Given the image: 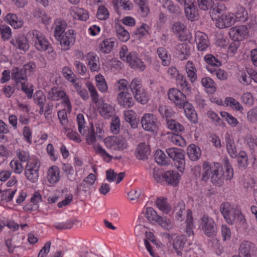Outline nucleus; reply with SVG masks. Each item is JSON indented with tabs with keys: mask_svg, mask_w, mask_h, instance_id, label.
<instances>
[{
	"mask_svg": "<svg viewBox=\"0 0 257 257\" xmlns=\"http://www.w3.org/2000/svg\"><path fill=\"white\" fill-rule=\"evenodd\" d=\"M168 98L173 101L176 105L181 108L184 106L183 104L186 102V96L181 91L176 88L169 89L168 92Z\"/></svg>",
	"mask_w": 257,
	"mask_h": 257,
	"instance_id": "obj_8",
	"label": "nucleus"
},
{
	"mask_svg": "<svg viewBox=\"0 0 257 257\" xmlns=\"http://www.w3.org/2000/svg\"><path fill=\"white\" fill-rule=\"evenodd\" d=\"M178 79L180 80V84L182 87V90L185 91H188L189 92L191 90V88L188 86V84L186 81V77L183 75H178Z\"/></svg>",
	"mask_w": 257,
	"mask_h": 257,
	"instance_id": "obj_63",
	"label": "nucleus"
},
{
	"mask_svg": "<svg viewBox=\"0 0 257 257\" xmlns=\"http://www.w3.org/2000/svg\"><path fill=\"white\" fill-rule=\"evenodd\" d=\"M195 40L199 51H203L208 47L207 36L204 33L199 31L197 32L195 34Z\"/></svg>",
	"mask_w": 257,
	"mask_h": 257,
	"instance_id": "obj_19",
	"label": "nucleus"
},
{
	"mask_svg": "<svg viewBox=\"0 0 257 257\" xmlns=\"http://www.w3.org/2000/svg\"><path fill=\"white\" fill-rule=\"evenodd\" d=\"M155 159L156 162L162 165H166L169 163V158H167L165 154L161 150H158L155 154Z\"/></svg>",
	"mask_w": 257,
	"mask_h": 257,
	"instance_id": "obj_34",
	"label": "nucleus"
},
{
	"mask_svg": "<svg viewBox=\"0 0 257 257\" xmlns=\"http://www.w3.org/2000/svg\"><path fill=\"white\" fill-rule=\"evenodd\" d=\"M58 116L63 125H66L68 123L67 116L66 111L63 109L58 111Z\"/></svg>",
	"mask_w": 257,
	"mask_h": 257,
	"instance_id": "obj_62",
	"label": "nucleus"
},
{
	"mask_svg": "<svg viewBox=\"0 0 257 257\" xmlns=\"http://www.w3.org/2000/svg\"><path fill=\"white\" fill-rule=\"evenodd\" d=\"M87 87L90 93L91 97L93 103L96 104L98 101V94L94 86L90 82L86 83Z\"/></svg>",
	"mask_w": 257,
	"mask_h": 257,
	"instance_id": "obj_43",
	"label": "nucleus"
},
{
	"mask_svg": "<svg viewBox=\"0 0 257 257\" xmlns=\"http://www.w3.org/2000/svg\"><path fill=\"white\" fill-rule=\"evenodd\" d=\"M187 154L192 161H196L201 155L200 150L194 144H191L188 147Z\"/></svg>",
	"mask_w": 257,
	"mask_h": 257,
	"instance_id": "obj_25",
	"label": "nucleus"
},
{
	"mask_svg": "<svg viewBox=\"0 0 257 257\" xmlns=\"http://www.w3.org/2000/svg\"><path fill=\"white\" fill-rule=\"evenodd\" d=\"M149 26L146 24H143L142 26L138 28L134 32V34L136 36L137 38L140 39L148 33L147 28Z\"/></svg>",
	"mask_w": 257,
	"mask_h": 257,
	"instance_id": "obj_53",
	"label": "nucleus"
},
{
	"mask_svg": "<svg viewBox=\"0 0 257 257\" xmlns=\"http://www.w3.org/2000/svg\"><path fill=\"white\" fill-rule=\"evenodd\" d=\"M73 17L81 21H86L89 18L88 12L84 9H80L77 12L74 13Z\"/></svg>",
	"mask_w": 257,
	"mask_h": 257,
	"instance_id": "obj_55",
	"label": "nucleus"
},
{
	"mask_svg": "<svg viewBox=\"0 0 257 257\" xmlns=\"http://www.w3.org/2000/svg\"><path fill=\"white\" fill-rule=\"evenodd\" d=\"M201 83L203 86L205 88L210 89L211 92H214L216 90V87H215V83L209 77L203 78L201 80Z\"/></svg>",
	"mask_w": 257,
	"mask_h": 257,
	"instance_id": "obj_47",
	"label": "nucleus"
},
{
	"mask_svg": "<svg viewBox=\"0 0 257 257\" xmlns=\"http://www.w3.org/2000/svg\"><path fill=\"white\" fill-rule=\"evenodd\" d=\"M186 5L187 7L185 8V15L188 20L193 21L195 18L196 13L195 6L192 4L189 5L187 3Z\"/></svg>",
	"mask_w": 257,
	"mask_h": 257,
	"instance_id": "obj_41",
	"label": "nucleus"
},
{
	"mask_svg": "<svg viewBox=\"0 0 257 257\" xmlns=\"http://www.w3.org/2000/svg\"><path fill=\"white\" fill-rule=\"evenodd\" d=\"M186 243V240L182 237L178 236L174 239L173 247L178 255L182 254L181 250Z\"/></svg>",
	"mask_w": 257,
	"mask_h": 257,
	"instance_id": "obj_28",
	"label": "nucleus"
},
{
	"mask_svg": "<svg viewBox=\"0 0 257 257\" xmlns=\"http://www.w3.org/2000/svg\"><path fill=\"white\" fill-rule=\"evenodd\" d=\"M135 4L140 7L142 16L146 17L149 13L150 10L146 4V0H134Z\"/></svg>",
	"mask_w": 257,
	"mask_h": 257,
	"instance_id": "obj_42",
	"label": "nucleus"
},
{
	"mask_svg": "<svg viewBox=\"0 0 257 257\" xmlns=\"http://www.w3.org/2000/svg\"><path fill=\"white\" fill-rule=\"evenodd\" d=\"M168 127L176 133H179L182 132L184 127V126L177 122L174 119L169 120L167 121Z\"/></svg>",
	"mask_w": 257,
	"mask_h": 257,
	"instance_id": "obj_36",
	"label": "nucleus"
},
{
	"mask_svg": "<svg viewBox=\"0 0 257 257\" xmlns=\"http://www.w3.org/2000/svg\"><path fill=\"white\" fill-rule=\"evenodd\" d=\"M256 252L255 245L250 241H244L240 244L239 254L242 257H251L255 255Z\"/></svg>",
	"mask_w": 257,
	"mask_h": 257,
	"instance_id": "obj_9",
	"label": "nucleus"
},
{
	"mask_svg": "<svg viewBox=\"0 0 257 257\" xmlns=\"http://www.w3.org/2000/svg\"><path fill=\"white\" fill-rule=\"evenodd\" d=\"M29 164H27L25 168V175L27 178L33 183L36 182L38 179L39 173L37 170H33L32 168H28Z\"/></svg>",
	"mask_w": 257,
	"mask_h": 257,
	"instance_id": "obj_31",
	"label": "nucleus"
},
{
	"mask_svg": "<svg viewBox=\"0 0 257 257\" xmlns=\"http://www.w3.org/2000/svg\"><path fill=\"white\" fill-rule=\"evenodd\" d=\"M65 95V92L63 90H59L57 88H52L48 92V98L54 101L58 100L61 97H63Z\"/></svg>",
	"mask_w": 257,
	"mask_h": 257,
	"instance_id": "obj_30",
	"label": "nucleus"
},
{
	"mask_svg": "<svg viewBox=\"0 0 257 257\" xmlns=\"http://www.w3.org/2000/svg\"><path fill=\"white\" fill-rule=\"evenodd\" d=\"M220 115L224 118L227 122L232 126H236L238 123L236 118L225 111H221Z\"/></svg>",
	"mask_w": 257,
	"mask_h": 257,
	"instance_id": "obj_44",
	"label": "nucleus"
},
{
	"mask_svg": "<svg viewBox=\"0 0 257 257\" xmlns=\"http://www.w3.org/2000/svg\"><path fill=\"white\" fill-rule=\"evenodd\" d=\"M204 60L208 64L207 65H214L215 66H220L221 63L220 61L215 58L212 54H208L205 56Z\"/></svg>",
	"mask_w": 257,
	"mask_h": 257,
	"instance_id": "obj_49",
	"label": "nucleus"
},
{
	"mask_svg": "<svg viewBox=\"0 0 257 257\" xmlns=\"http://www.w3.org/2000/svg\"><path fill=\"white\" fill-rule=\"evenodd\" d=\"M156 221L161 226L165 228H167V229H171L172 227L171 221L166 217L163 218L162 216L159 215Z\"/></svg>",
	"mask_w": 257,
	"mask_h": 257,
	"instance_id": "obj_59",
	"label": "nucleus"
},
{
	"mask_svg": "<svg viewBox=\"0 0 257 257\" xmlns=\"http://www.w3.org/2000/svg\"><path fill=\"white\" fill-rule=\"evenodd\" d=\"M104 142L107 147L114 148L115 150L119 151L124 150L127 146L126 140L121 136L108 137L104 139Z\"/></svg>",
	"mask_w": 257,
	"mask_h": 257,
	"instance_id": "obj_5",
	"label": "nucleus"
},
{
	"mask_svg": "<svg viewBox=\"0 0 257 257\" xmlns=\"http://www.w3.org/2000/svg\"><path fill=\"white\" fill-rule=\"evenodd\" d=\"M11 44L16 49L27 51L29 49V44L27 38L24 36H21L12 39Z\"/></svg>",
	"mask_w": 257,
	"mask_h": 257,
	"instance_id": "obj_12",
	"label": "nucleus"
},
{
	"mask_svg": "<svg viewBox=\"0 0 257 257\" xmlns=\"http://www.w3.org/2000/svg\"><path fill=\"white\" fill-rule=\"evenodd\" d=\"M96 86L98 90L101 92H105L107 89V85L103 76L98 74L95 76Z\"/></svg>",
	"mask_w": 257,
	"mask_h": 257,
	"instance_id": "obj_35",
	"label": "nucleus"
},
{
	"mask_svg": "<svg viewBox=\"0 0 257 257\" xmlns=\"http://www.w3.org/2000/svg\"><path fill=\"white\" fill-rule=\"evenodd\" d=\"M176 49L180 53L181 59H187L190 54V47L187 44L182 43L177 45Z\"/></svg>",
	"mask_w": 257,
	"mask_h": 257,
	"instance_id": "obj_27",
	"label": "nucleus"
},
{
	"mask_svg": "<svg viewBox=\"0 0 257 257\" xmlns=\"http://www.w3.org/2000/svg\"><path fill=\"white\" fill-rule=\"evenodd\" d=\"M212 171L211 182L216 186H221L225 180V174L222 167L219 163H215L212 168Z\"/></svg>",
	"mask_w": 257,
	"mask_h": 257,
	"instance_id": "obj_7",
	"label": "nucleus"
},
{
	"mask_svg": "<svg viewBox=\"0 0 257 257\" xmlns=\"http://www.w3.org/2000/svg\"><path fill=\"white\" fill-rule=\"evenodd\" d=\"M62 72L66 79L71 82L74 83L75 81V75L73 74L69 67H64Z\"/></svg>",
	"mask_w": 257,
	"mask_h": 257,
	"instance_id": "obj_57",
	"label": "nucleus"
},
{
	"mask_svg": "<svg viewBox=\"0 0 257 257\" xmlns=\"http://www.w3.org/2000/svg\"><path fill=\"white\" fill-rule=\"evenodd\" d=\"M117 37L120 41L126 42L130 38L129 33L121 26L116 30Z\"/></svg>",
	"mask_w": 257,
	"mask_h": 257,
	"instance_id": "obj_37",
	"label": "nucleus"
},
{
	"mask_svg": "<svg viewBox=\"0 0 257 257\" xmlns=\"http://www.w3.org/2000/svg\"><path fill=\"white\" fill-rule=\"evenodd\" d=\"M199 9L203 11H207L211 9L214 3L213 0H197Z\"/></svg>",
	"mask_w": 257,
	"mask_h": 257,
	"instance_id": "obj_51",
	"label": "nucleus"
},
{
	"mask_svg": "<svg viewBox=\"0 0 257 257\" xmlns=\"http://www.w3.org/2000/svg\"><path fill=\"white\" fill-rule=\"evenodd\" d=\"M35 46L38 50L43 51L48 49L49 45L47 40L43 37L39 40H35Z\"/></svg>",
	"mask_w": 257,
	"mask_h": 257,
	"instance_id": "obj_38",
	"label": "nucleus"
},
{
	"mask_svg": "<svg viewBox=\"0 0 257 257\" xmlns=\"http://www.w3.org/2000/svg\"><path fill=\"white\" fill-rule=\"evenodd\" d=\"M65 25L63 24L57 26L55 30L54 36L57 40L60 42L63 49L68 50L71 43L74 41L75 38L73 36L67 35V32L64 33Z\"/></svg>",
	"mask_w": 257,
	"mask_h": 257,
	"instance_id": "obj_2",
	"label": "nucleus"
},
{
	"mask_svg": "<svg viewBox=\"0 0 257 257\" xmlns=\"http://www.w3.org/2000/svg\"><path fill=\"white\" fill-rule=\"evenodd\" d=\"M0 31L3 38L8 39L10 38L11 36V30L9 26L4 25L0 26Z\"/></svg>",
	"mask_w": 257,
	"mask_h": 257,
	"instance_id": "obj_61",
	"label": "nucleus"
},
{
	"mask_svg": "<svg viewBox=\"0 0 257 257\" xmlns=\"http://www.w3.org/2000/svg\"><path fill=\"white\" fill-rule=\"evenodd\" d=\"M50 246L51 242L47 241L40 250L38 257H45L46 255L50 251Z\"/></svg>",
	"mask_w": 257,
	"mask_h": 257,
	"instance_id": "obj_64",
	"label": "nucleus"
},
{
	"mask_svg": "<svg viewBox=\"0 0 257 257\" xmlns=\"http://www.w3.org/2000/svg\"><path fill=\"white\" fill-rule=\"evenodd\" d=\"M158 54L162 61V64L164 66H167L169 64L168 60V56L165 49L163 47H160L157 50Z\"/></svg>",
	"mask_w": 257,
	"mask_h": 257,
	"instance_id": "obj_45",
	"label": "nucleus"
},
{
	"mask_svg": "<svg viewBox=\"0 0 257 257\" xmlns=\"http://www.w3.org/2000/svg\"><path fill=\"white\" fill-rule=\"evenodd\" d=\"M97 17L100 20L107 19L109 17V13L107 9L104 6L99 7L97 11Z\"/></svg>",
	"mask_w": 257,
	"mask_h": 257,
	"instance_id": "obj_54",
	"label": "nucleus"
},
{
	"mask_svg": "<svg viewBox=\"0 0 257 257\" xmlns=\"http://www.w3.org/2000/svg\"><path fill=\"white\" fill-rule=\"evenodd\" d=\"M96 104L99 109V112L102 116L106 118L112 115L114 108L111 105L104 103L103 100H99Z\"/></svg>",
	"mask_w": 257,
	"mask_h": 257,
	"instance_id": "obj_14",
	"label": "nucleus"
},
{
	"mask_svg": "<svg viewBox=\"0 0 257 257\" xmlns=\"http://www.w3.org/2000/svg\"><path fill=\"white\" fill-rule=\"evenodd\" d=\"M114 46V41L112 38L103 40L100 44V50L104 53H109Z\"/></svg>",
	"mask_w": 257,
	"mask_h": 257,
	"instance_id": "obj_29",
	"label": "nucleus"
},
{
	"mask_svg": "<svg viewBox=\"0 0 257 257\" xmlns=\"http://www.w3.org/2000/svg\"><path fill=\"white\" fill-rule=\"evenodd\" d=\"M237 209L233 208L228 202L222 203L220 206V211L228 224H232L234 222Z\"/></svg>",
	"mask_w": 257,
	"mask_h": 257,
	"instance_id": "obj_4",
	"label": "nucleus"
},
{
	"mask_svg": "<svg viewBox=\"0 0 257 257\" xmlns=\"http://www.w3.org/2000/svg\"><path fill=\"white\" fill-rule=\"evenodd\" d=\"M48 178L50 183L57 182L60 179L59 169L57 167L52 166L48 170Z\"/></svg>",
	"mask_w": 257,
	"mask_h": 257,
	"instance_id": "obj_26",
	"label": "nucleus"
},
{
	"mask_svg": "<svg viewBox=\"0 0 257 257\" xmlns=\"http://www.w3.org/2000/svg\"><path fill=\"white\" fill-rule=\"evenodd\" d=\"M135 99L141 104H146L148 102L149 98L146 91L144 89H141L138 92L133 94Z\"/></svg>",
	"mask_w": 257,
	"mask_h": 257,
	"instance_id": "obj_33",
	"label": "nucleus"
},
{
	"mask_svg": "<svg viewBox=\"0 0 257 257\" xmlns=\"http://www.w3.org/2000/svg\"><path fill=\"white\" fill-rule=\"evenodd\" d=\"M10 166L14 172L17 174H21L23 170V167L19 161H12L10 163Z\"/></svg>",
	"mask_w": 257,
	"mask_h": 257,
	"instance_id": "obj_60",
	"label": "nucleus"
},
{
	"mask_svg": "<svg viewBox=\"0 0 257 257\" xmlns=\"http://www.w3.org/2000/svg\"><path fill=\"white\" fill-rule=\"evenodd\" d=\"M126 61L129 64L131 67L133 69H139L143 71L146 68V65L137 57V54L136 52H132L127 54Z\"/></svg>",
	"mask_w": 257,
	"mask_h": 257,
	"instance_id": "obj_10",
	"label": "nucleus"
},
{
	"mask_svg": "<svg viewBox=\"0 0 257 257\" xmlns=\"http://www.w3.org/2000/svg\"><path fill=\"white\" fill-rule=\"evenodd\" d=\"M117 100L120 106L125 108H128L134 104L131 94L127 92H120L118 94Z\"/></svg>",
	"mask_w": 257,
	"mask_h": 257,
	"instance_id": "obj_11",
	"label": "nucleus"
},
{
	"mask_svg": "<svg viewBox=\"0 0 257 257\" xmlns=\"http://www.w3.org/2000/svg\"><path fill=\"white\" fill-rule=\"evenodd\" d=\"M62 170L65 173L68 179L73 181L74 179L73 167L69 164H63Z\"/></svg>",
	"mask_w": 257,
	"mask_h": 257,
	"instance_id": "obj_52",
	"label": "nucleus"
},
{
	"mask_svg": "<svg viewBox=\"0 0 257 257\" xmlns=\"http://www.w3.org/2000/svg\"><path fill=\"white\" fill-rule=\"evenodd\" d=\"M136 158L140 160H146L150 154L149 147L145 143H140L137 147L135 152Z\"/></svg>",
	"mask_w": 257,
	"mask_h": 257,
	"instance_id": "obj_15",
	"label": "nucleus"
},
{
	"mask_svg": "<svg viewBox=\"0 0 257 257\" xmlns=\"http://www.w3.org/2000/svg\"><path fill=\"white\" fill-rule=\"evenodd\" d=\"M7 22L13 26L15 29L21 28L23 25V22L19 20L16 15L9 13L6 17Z\"/></svg>",
	"mask_w": 257,
	"mask_h": 257,
	"instance_id": "obj_24",
	"label": "nucleus"
},
{
	"mask_svg": "<svg viewBox=\"0 0 257 257\" xmlns=\"http://www.w3.org/2000/svg\"><path fill=\"white\" fill-rule=\"evenodd\" d=\"M186 71L188 77L192 82H194L197 78L196 74V69L191 61H188L186 64Z\"/></svg>",
	"mask_w": 257,
	"mask_h": 257,
	"instance_id": "obj_32",
	"label": "nucleus"
},
{
	"mask_svg": "<svg viewBox=\"0 0 257 257\" xmlns=\"http://www.w3.org/2000/svg\"><path fill=\"white\" fill-rule=\"evenodd\" d=\"M157 212L152 207H148L146 209L145 216L149 221L156 220L158 217Z\"/></svg>",
	"mask_w": 257,
	"mask_h": 257,
	"instance_id": "obj_56",
	"label": "nucleus"
},
{
	"mask_svg": "<svg viewBox=\"0 0 257 257\" xmlns=\"http://www.w3.org/2000/svg\"><path fill=\"white\" fill-rule=\"evenodd\" d=\"M157 119L151 113H146L141 119V124L143 128L146 131L157 133L158 131Z\"/></svg>",
	"mask_w": 257,
	"mask_h": 257,
	"instance_id": "obj_6",
	"label": "nucleus"
},
{
	"mask_svg": "<svg viewBox=\"0 0 257 257\" xmlns=\"http://www.w3.org/2000/svg\"><path fill=\"white\" fill-rule=\"evenodd\" d=\"M120 126V120L118 116L114 115L112 119L111 122V131L114 134H117L119 133Z\"/></svg>",
	"mask_w": 257,
	"mask_h": 257,
	"instance_id": "obj_50",
	"label": "nucleus"
},
{
	"mask_svg": "<svg viewBox=\"0 0 257 257\" xmlns=\"http://www.w3.org/2000/svg\"><path fill=\"white\" fill-rule=\"evenodd\" d=\"M130 87L133 94L138 92L141 89H143L142 83L138 79L135 78L133 80L130 85Z\"/></svg>",
	"mask_w": 257,
	"mask_h": 257,
	"instance_id": "obj_58",
	"label": "nucleus"
},
{
	"mask_svg": "<svg viewBox=\"0 0 257 257\" xmlns=\"http://www.w3.org/2000/svg\"><path fill=\"white\" fill-rule=\"evenodd\" d=\"M234 22L233 15L225 13L216 23V26L220 29L228 28L233 25Z\"/></svg>",
	"mask_w": 257,
	"mask_h": 257,
	"instance_id": "obj_18",
	"label": "nucleus"
},
{
	"mask_svg": "<svg viewBox=\"0 0 257 257\" xmlns=\"http://www.w3.org/2000/svg\"><path fill=\"white\" fill-rule=\"evenodd\" d=\"M247 33V28L244 26H240L239 27H235L231 29L230 35H233V38L237 40H241V37Z\"/></svg>",
	"mask_w": 257,
	"mask_h": 257,
	"instance_id": "obj_22",
	"label": "nucleus"
},
{
	"mask_svg": "<svg viewBox=\"0 0 257 257\" xmlns=\"http://www.w3.org/2000/svg\"><path fill=\"white\" fill-rule=\"evenodd\" d=\"M166 152L169 157L175 162L174 165L177 169L183 172L185 167L184 151L177 148H170L166 149Z\"/></svg>",
	"mask_w": 257,
	"mask_h": 257,
	"instance_id": "obj_1",
	"label": "nucleus"
},
{
	"mask_svg": "<svg viewBox=\"0 0 257 257\" xmlns=\"http://www.w3.org/2000/svg\"><path fill=\"white\" fill-rule=\"evenodd\" d=\"M179 173L175 171H168L163 174V177L168 184L176 186L179 182Z\"/></svg>",
	"mask_w": 257,
	"mask_h": 257,
	"instance_id": "obj_17",
	"label": "nucleus"
},
{
	"mask_svg": "<svg viewBox=\"0 0 257 257\" xmlns=\"http://www.w3.org/2000/svg\"><path fill=\"white\" fill-rule=\"evenodd\" d=\"M226 147L228 154L233 158L236 156V149L234 141L227 135L225 137Z\"/></svg>",
	"mask_w": 257,
	"mask_h": 257,
	"instance_id": "obj_23",
	"label": "nucleus"
},
{
	"mask_svg": "<svg viewBox=\"0 0 257 257\" xmlns=\"http://www.w3.org/2000/svg\"><path fill=\"white\" fill-rule=\"evenodd\" d=\"M200 225L204 234L209 237H213L217 235V227L214 220L206 214H204L200 219Z\"/></svg>",
	"mask_w": 257,
	"mask_h": 257,
	"instance_id": "obj_3",
	"label": "nucleus"
},
{
	"mask_svg": "<svg viewBox=\"0 0 257 257\" xmlns=\"http://www.w3.org/2000/svg\"><path fill=\"white\" fill-rule=\"evenodd\" d=\"M157 207L165 214H168L172 210L171 206L167 202V198L158 197L156 202Z\"/></svg>",
	"mask_w": 257,
	"mask_h": 257,
	"instance_id": "obj_21",
	"label": "nucleus"
},
{
	"mask_svg": "<svg viewBox=\"0 0 257 257\" xmlns=\"http://www.w3.org/2000/svg\"><path fill=\"white\" fill-rule=\"evenodd\" d=\"M174 210L177 211V219L178 220H182L183 213L185 210V205L183 201H179L177 206L175 207Z\"/></svg>",
	"mask_w": 257,
	"mask_h": 257,
	"instance_id": "obj_46",
	"label": "nucleus"
},
{
	"mask_svg": "<svg viewBox=\"0 0 257 257\" xmlns=\"http://www.w3.org/2000/svg\"><path fill=\"white\" fill-rule=\"evenodd\" d=\"M235 17L238 21L242 22L246 21L247 20V13L245 9L242 6L238 7L236 12Z\"/></svg>",
	"mask_w": 257,
	"mask_h": 257,
	"instance_id": "obj_40",
	"label": "nucleus"
},
{
	"mask_svg": "<svg viewBox=\"0 0 257 257\" xmlns=\"http://www.w3.org/2000/svg\"><path fill=\"white\" fill-rule=\"evenodd\" d=\"M34 100L37 105H44L46 101V97L43 92L40 90L37 91L34 95Z\"/></svg>",
	"mask_w": 257,
	"mask_h": 257,
	"instance_id": "obj_48",
	"label": "nucleus"
},
{
	"mask_svg": "<svg viewBox=\"0 0 257 257\" xmlns=\"http://www.w3.org/2000/svg\"><path fill=\"white\" fill-rule=\"evenodd\" d=\"M12 78L18 85L19 83H21V80H27V75L23 69H19L18 67H15L12 70Z\"/></svg>",
	"mask_w": 257,
	"mask_h": 257,
	"instance_id": "obj_20",
	"label": "nucleus"
},
{
	"mask_svg": "<svg viewBox=\"0 0 257 257\" xmlns=\"http://www.w3.org/2000/svg\"><path fill=\"white\" fill-rule=\"evenodd\" d=\"M212 168L213 166H210L208 163L204 162L203 165L204 172L202 177V180L206 182L209 178L211 175H212Z\"/></svg>",
	"mask_w": 257,
	"mask_h": 257,
	"instance_id": "obj_39",
	"label": "nucleus"
},
{
	"mask_svg": "<svg viewBox=\"0 0 257 257\" xmlns=\"http://www.w3.org/2000/svg\"><path fill=\"white\" fill-rule=\"evenodd\" d=\"M226 11V8L224 4L217 5L211 8L210 15L213 20L218 21Z\"/></svg>",
	"mask_w": 257,
	"mask_h": 257,
	"instance_id": "obj_16",
	"label": "nucleus"
},
{
	"mask_svg": "<svg viewBox=\"0 0 257 257\" xmlns=\"http://www.w3.org/2000/svg\"><path fill=\"white\" fill-rule=\"evenodd\" d=\"M180 6L170 0H166L163 5V7L167 9L172 17L175 18L179 17L182 14V8Z\"/></svg>",
	"mask_w": 257,
	"mask_h": 257,
	"instance_id": "obj_13",
	"label": "nucleus"
}]
</instances>
